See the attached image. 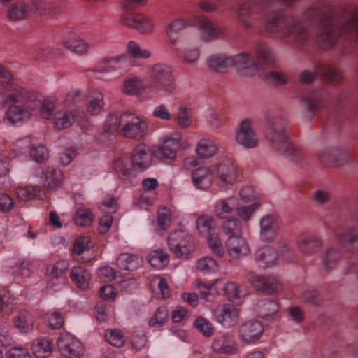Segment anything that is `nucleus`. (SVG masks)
Returning a JSON list of instances; mask_svg holds the SVG:
<instances>
[{
	"label": "nucleus",
	"instance_id": "nucleus-14",
	"mask_svg": "<svg viewBox=\"0 0 358 358\" xmlns=\"http://www.w3.org/2000/svg\"><path fill=\"white\" fill-rule=\"evenodd\" d=\"M59 351L65 357L79 358L84 354L81 342L69 333L62 334L57 341Z\"/></svg>",
	"mask_w": 358,
	"mask_h": 358
},
{
	"label": "nucleus",
	"instance_id": "nucleus-41",
	"mask_svg": "<svg viewBox=\"0 0 358 358\" xmlns=\"http://www.w3.org/2000/svg\"><path fill=\"white\" fill-rule=\"evenodd\" d=\"M117 264L122 269L133 271L141 265V259L136 255L122 253L117 257Z\"/></svg>",
	"mask_w": 358,
	"mask_h": 358
},
{
	"label": "nucleus",
	"instance_id": "nucleus-30",
	"mask_svg": "<svg viewBox=\"0 0 358 358\" xmlns=\"http://www.w3.org/2000/svg\"><path fill=\"white\" fill-rule=\"evenodd\" d=\"M62 45L71 52L78 55L86 54L90 48L89 44L76 33L66 35L62 41Z\"/></svg>",
	"mask_w": 358,
	"mask_h": 358
},
{
	"label": "nucleus",
	"instance_id": "nucleus-52",
	"mask_svg": "<svg viewBox=\"0 0 358 358\" xmlns=\"http://www.w3.org/2000/svg\"><path fill=\"white\" fill-rule=\"evenodd\" d=\"M222 231L228 237L241 236V223L237 218H227L222 224Z\"/></svg>",
	"mask_w": 358,
	"mask_h": 358
},
{
	"label": "nucleus",
	"instance_id": "nucleus-17",
	"mask_svg": "<svg viewBox=\"0 0 358 358\" xmlns=\"http://www.w3.org/2000/svg\"><path fill=\"white\" fill-rule=\"evenodd\" d=\"M216 321L225 328L234 327L239 319L238 310L232 305L218 306L214 310Z\"/></svg>",
	"mask_w": 358,
	"mask_h": 358
},
{
	"label": "nucleus",
	"instance_id": "nucleus-3",
	"mask_svg": "<svg viewBox=\"0 0 358 358\" xmlns=\"http://www.w3.org/2000/svg\"><path fill=\"white\" fill-rule=\"evenodd\" d=\"M265 137L276 152L292 162H299L303 152L289 141V129L285 119L280 115L268 113L266 115Z\"/></svg>",
	"mask_w": 358,
	"mask_h": 358
},
{
	"label": "nucleus",
	"instance_id": "nucleus-13",
	"mask_svg": "<svg viewBox=\"0 0 358 358\" xmlns=\"http://www.w3.org/2000/svg\"><path fill=\"white\" fill-rule=\"evenodd\" d=\"M213 173L220 187L232 185L237 179V166L231 159H227L213 167Z\"/></svg>",
	"mask_w": 358,
	"mask_h": 358
},
{
	"label": "nucleus",
	"instance_id": "nucleus-38",
	"mask_svg": "<svg viewBox=\"0 0 358 358\" xmlns=\"http://www.w3.org/2000/svg\"><path fill=\"white\" fill-rule=\"evenodd\" d=\"M15 327L22 333H28L33 329V319L31 314L24 310H20L13 321Z\"/></svg>",
	"mask_w": 358,
	"mask_h": 358
},
{
	"label": "nucleus",
	"instance_id": "nucleus-25",
	"mask_svg": "<svg viewBox=\"0 0 358 358\" xmlns=\"http://www.w3.org/2000/svg\"><path fill=\"white\" fill-rule=\"evenodd\" d=\"M239 201L235 196L217 200L214 204V213L219 219H227L238 208Z\"/></svg>",
	"mask_w": 358,
	"mask_h": 358
},
{
	"label": "nucleus",
	"instance_id": "nucleus-31",
	"mask_svg": "<svg viewBox=\"0 0 358 358\" xmlns=\"http://www.w3.org/2000/svg\"><path fill=\"white\" fill-rule=\"evenodd\" d=\"M322 96V92L319 91L303 96L301 101L310 113V117L315 115L324 106V103Z\"/></svg>",
	"mask_w": 358,
	"mask_h": 358
},
{
	"label": "nucleus",
	"instance_id": "nucleus-4",
	"mask_svg": "<svg viewBox=\"0 0 358 358\" xmlns=\"http://www.w3.org/2000/svg\"><path fill=\"white\" fill-rule=\"evenodd\" d=\"M197 27L201 33V37L204 41H211L223 36V30L213 24L203 15H194L188 21L176 19L172 21L166 27V33L169 41L175 44L179 38V33L187 26Z\"/></svg>",
	"mask_w": 358,
	"mask_h": 358
},
{
	"label": "nucleus",
	"instance_id": "nucleus-33",
	"mask_svg": "<svg viewBox=\"0 0 358 358\" xmlns=\"http://www.w3.org/2000/svg\"><path fill=\"white\" fill-rule=\"evenodd\" d=\"M78 115L73 111L59 110L53 118V124L58 129H64L69 127L73 122L77 121L80 115V112H77Z\"/></svg>",
	"mask_w": 358,
	"mask_h": 358
},
{
	"label": "nucleus",
	"instance_id": "nucleus-58",
	"mask_svg": "<svg viewBox=\"0 0 358 358\" xmlns=\"http://www.w3.org/2000/svg\"><path fill=\"white\" fill-rule=\"evenodd\" d=\"M29 157L36 162L42 163L48 159V151L43 145H32Z\"/></svg>",
	"mask_w": 358,
	"mask_h": 358
},
{
	"label": "nucleus",
	"instance_id": "nucleus-1",
	"mask_svg": "<svg viewBox=\"0 0 358 358\" xmlns=\"http://www.w3.org/2000/svg\"><path fill=\"white\" fill-rule=\"evenodd\" d=\"M3 102L6 107L3 121L13 126L22 125L37 114L49 119L55 108L52 98H43L41 94L24 88H16L6 96Z\"/></svg>",
	"mask_w": 358,
	"mask_h": 358
},
{
	"label": "nucleus",
	"instance_id": "nucleus-10",
	"mask_svg": "<svg viewBox=\"0 0 358 358\" xmlns=\"http://www.w3.org/2000/svg\"><path fill=\"white\" fill-rule=\"evenodd\" d=\"M183 149L181 143V135L178 132H174L164 137L161 144L152 147V153L162 160L173 161L178 150Z\"/></svg>",
	"mask_w": 358,
	"mask_h": 358
},
{
	"label": "nucleus",
	"instance_id": "nucleus-45",
	"mask_svg": "<svg viewBox=\"0 0 358 358\" xmlns=\"http://www.w3.org/2000/svg\"><path fill=\"white\" fill-rule=\"evenodd\" d=\"M148 259L151 266L161 269L168 264L169 255L163 250L157 249L149 254Z\"/></svg>",
	"mask_w": 358,
	"mask_h": 358
},
{
	"label": "nucleus",
	"instance_id": "nucleus-24",
	"mask_svg": "<svg viewBox=\"0 0 358 358\" xmlns=\"http://www.w3.org/2000/svg\"><path fill=\"white\" fill-rule=\"evenodd\" d=\"M252 283L257 289L268 294L280 292L282 286L278 278L270 275H255L253 277Z\"/></svg>",
	"mask_w": 358,
	"mask_h": 358
},
{
	"label": "nucleus",
	"instance_id": "nucleus-62",
	"mask_svg": "<svg viewBox=\"0 0 358 358\" xmlns=\"http://www.w3.org/2000/svg\"><path fill=\"white\" fill-rule=\"evenodd\" d=\"M177 122L180 127L185 128L191 123V109L187 107L180 106L177 114Z\"/></svg>",
	"mask_w": 358,
	"mask_h": 358
},
{
	"label": "nucleus",
	"instance_id": "nucleus-12",
	"mask_svg": "<svg viewBox=\"0 0 358 358\" xmlns=\"http://www.w3.org/2000/svg\"><path fill=\"white\" fill-rule=\"evenodd\" d=\"M320 76L322 78L330 82L338 81L341 79V73L331 65L320 64L315 71L304 70L299 75V80L303 84H309Z\"/></svg>",
	"mask_w": 358,
	"mask_h": 358
},
{
	"label": "nucleus",
	"instance_id": "nucleus-18",
	"mask_svg": "<svg viewBox=\"0 0 358 358\" xmlns=\"http://www.w3.org/2000/svg\"><path fill=\"white\" fill-rule=\"evenodd\" d=\"M236 141L241 145L247 148H254L258 144L257 134L251 127V121L245 119L241 122L236 132Z\"/></svg>",
	"mask_w": 358,
	"mask_h": 358
},
{
	"label": "nucleus",
	"instance_id": "nucleus-8",
	"mask_svg": "<svg viewBox=\"0 0 358 358\" xmlns=\"http://www.w3.org/2000/svg\"><path fill=\"white\" fill-rule=\"evenodd\" d=\"M329 229L336 242L343 247L358 245V220L352 217L350 221H340Z\"/></svg>",
	"mask_w": 358,
	"mask_h": 358
},
{
	"label": "nucleus",
	"instance_id": "nucleus-60",
	"mask_svg": "<svg viewBox=\"0 0 358 358\" xmlns=\"http://www.w3.org/2000/svg\"><path fill=\"white\" fill-rule=\"evenodd\" d=\"M127 51L134 58L146 59L150 57V52L141 47L134 41H129L127 44Z\"/></svg>",
	"mask_w": 358,
	"mask_h": 358
},
{
	"label": "nucleus",
	"instance_id": "nucleus-35",
	"mask_svg": "<svg viewBox=\"0 0 358 358\" xmlns=\"http://www.w3.org/2000/svg\"><path fill=\"white\" fill-rule=\"evenodd\" d=\"M64 176L61 170L48 166L44 173V185L53 189L58 187L62 182Z\"/></svg>",
	"mask_w": 358,
	"mask_h": 358
},
{
	"label": "nucleus",
	"instance_id": "nucleus-5",
	"mask_svg": "<svg viewBox=\"0 0 358 358\" xmlns=\"http://www.w3.org/2000/svg\"><path fill=\"white\" fill-rule=\"evenodd\" d=\"M147 87L157 91H162L167 95H172L176 90V82L173 69L164 63H156L147 71Z\"/></svg>",
	"mask_w": 358,
	"mask_h": 358
},
{
	"label": "nucleus",
	"instance_id": "nucleus-29",
	"mask_svg": "<svg viewBox=\"0 0 358 358\" xmlns=\"http://www.w3.org/2000/svg\"><path fill=\"white\" fill-rule=\"evenodd\" d=\"M213 175V169L210 170L208 167L197 168L192 173V183L198 189H207L212 184Z\"/></svg>",
	"mask_w": 358,
	"mask_h": 358
},
{
	"label": "nucleus",
	"instance_id": "nucleus-50",
	"mask_svg": "<svg viewBox=\"0 0 358 358\" xmlns=\"http://www.w3.org/2000/svg\"><path fill=\"white\" fill-rule=\"evenodd\" d=\"M0 85L10 93L15 92L16 88H22L15 83L10 72L1 64H0Z\"/></svg>",
	"mask_w": 358,
	"mask_h": 358
},
{
	"label": "nucleus",
	"instance_id": "nucleus-16",
	"mask_svg": "<svg viewBox=\"0 0 358 358\" xmlns=\"http://www.w3.org/2000/svg\"><path fill=\"white\" fill-rule=\"evenodd\" d=\"M212 349L213 351L225 355H235L238 351V344L235 336L230 333L217 334L213 343Z\"/></svg>",
	"mask_w": 358,
	"mask_h": 358
},
{
	"label": "nucleus",
	"instance_id": "nucleus-39",
	"mask_svg": "<svg viewBox=\"0 0 358 358\" xmlns=\"http://www.w3.org/2000/svg\"><path fill=\"white\" fill-rule=\"evenodd\" d=\"M217 148L214 141L203 138L199 141L196 147V152L201 158H209L217 152Z\"/></svg>",
	"mask_w": 358,
	"mask_h": 358
},
{
	"label": "nucleus",
	"instance_id": "nucleus-32",
	"mask_svg": "<svg viewBox=\"0 0 358 358\" xmlns=\"http://www.w3.org/2000/svg\"><path fill=\"white\" fill-rule=\"evenodd\" d=\"M147 85H145L143 80L136 76L127 78L121 87L122 93L125 95L137 96L141 94Z\"/></svg>",
	"mask_w": 358,
	"mask_h": 358
},
{
	"label": "nucleus",
	"instance_id": "nucleus-9",
	"mask_svg": "<svg viewBox=\"0 0 358 358\" xmlns=\"http://www.w3.org/2000/svg\"><path fill=\"white\" fill-rule=\"evenodd\" d=\"M123 126L120 129V135L141 141L147 135L148 124L141 117L129 112L122 113Z\"/></svg>",
	"mask_w": 358,
	"mask_h": 358
},
{
	"label": "nucleus",
	"instance_id": "nucleus-63",
	"mask_svg": "<svg viewBox=\"0 0 358 358\" xmlns=\"http://www.w3.org/2000/svg\"><path fill=\"white\" fill-rule=\"evenodd\" d=\"M168 318V311L166 307L161 306L157 308L155 315L150 320V327H159L162 325Z\"/></svg>",
	"mask_w": 358,
	"mask_h": 358
},
{
	"label": "nucleus",
	"instance_id": "nucleus-57",
	"mask_svg": "<svg viewBox=\"0 0 358 358\" xmlns=\"http://www.w3.org/2000/svg\"><path fill=\"white\" fill-rule=\"evenodd\" d=\"M83 98V96L82 95V92L80 90H72L64 97L62 105L66 108L73 107L82 101Z\"/></svg>",
	"mask_w": 358,
	"mask_h": 358
},
{
	"label": "nucleus",
	"instance_id": "nucleus-28",
	"mask_svg": "<svg viewBox=\"0 0 358 358\" xmlns=\"http://www.w3.org/2000/svg\"><path fill=\"white\" fill-rule=\"evenodd\" d=\"M151 159V153L143 144H140L133 150L131 163L135 169L143 171L150 166Z\"/></svg>",
	"mask_w": 358,
	"mask_h": 358
},
{
	"label": "nucleus",
	"instance_id": "nucleus-15",
	"mask_svg": "<svg viewBox=\"0 0 358 358\" xmlns=\"http://www.w3.org/2000/svg\"><path fill=\"white\" fill-rule=\"evenodd\" d=\"M259 239L264 243H271L278 236L279 220L274 215H266L259 220Z\"/></svg>",
	"mask_w": 358,
	"mask_h": 358
},
{
	"label": "nucleus",
	"instance_id": "nucleus-20",
	"mask_svg": "<svg viewBox=\"0 0 358 358\" xmlns=\"http://www.w3.org/2000/svg\"><path fill=\"white\" fill-rule=\"evenodd\" d=\"M322 244L321 238L313 234H302L296 241V247L303 255L317 253L322 248Z\"/></svg>",
	"mask_w": 358,
	"mask_h": 358
},
{
	"label": "nucleus",
	"instance_id": "nucleus-27",
	"mask_svg": "<svg viewBox=\"0 0 358 358\" xmlns=\"http://www.w3.org/2000/svg\"><path fill=\"white\" fill-rule=\"evenodd\" d=\"M278 252L272 247L264 246L255 253V260L259 267L267 268L273 266L278 259Z\"/></svg>",
	"mask_w": 358,
	"mask_h": 358
},
{
	"label": "nucleus",
	"instance_id": "nucleus-61",
	"mask_svg": "<svg viewBox=\"0 0 358 358\" xmlns=\"http://www.w3.org/2000/svg\"><path fill=\"white\" fill-rule=\"evenodd\" d=\"M209 247L211 250L218 257H222L224 255V249L222 245L217 234L213 232L206 236Z\"/></svg>",
	"mask_w": 358,
	"mask_h": 358
},
{
	"label": "nucleus",
	"instance_id": "nucleus-7",
	"mask_svg": "<svg viewBox=\"0 0 358 358\" xmlns=\"http://www.w3.org/2000/svg\"><path fill=\"white\" fill-rule=\"evenodd\" d=\"M146 0H126L124 4L125 13L121 19L124 26L136 29L141 34H150L153 30V23L150 19L141 15L130 12L134 7L143 5Z\"/></svg>",
	"mask_w": 358,
	"mask_h": 358
},
{
	"label": "nucleus",
	"instance_id": "nucleus-55",
	"mask_svg": "<svg viewBox=\"0 0 358 358\" xmlns=\"http://www.w3.org/2000/svg\"><path fill=\"white\" fill-rule=\"evenodd\" d=\"M73 220L76 225L88 227L93 221V214L88 208H78L74 215Z\"/></svg>",
	"mask_w": 358,
	"mask_h": 358
},
{
	"label": "nucleus",
	"instance_id": "nucleus-19",
	"mask_svg": "<svg viewBox=\"0 0 358 358\" xmlns=\"http://www.w3.org/2000/svg\"><path fill=\"white\" fill-rule=\"evenodd\" d=\"M117 209V203L115 198L108 196L103 201L100 206V210L104 214L99 219V232L106 234L110 229L112 222V213H115Z\"/></svg>",
	"mask_w": 358,
	"mask_h": 358
},
{
	"label": "nucleus",
	"instance_id": "nucleus-21",
	"mask_svg": "<svg viewBox=\"0 0 358 358\" xmlns=\"http://www.w3.org/2000/svg\"><path fill=\"white\" fill-rule=\"evenodd\" d=\"M263 331V326L259 321L250 320L239 327L238 336L245 343H254L260 338Z\"/></svg>",
	"mask_w": 358,
	"mask_h": 358
},
{
	"label": "nucleus",
	"instance_id": "nucleus-26",
	"mask_svg": "<svg viewBox=\"0 0 358 358\" xmlns=\"http://www.w3.org/2000/svg\"><path fill=\"white\" fill-rule=\"evenodd\" d=\"M225 245L229 255L233 258H239L250 253L249 245L242 236L228 237Z\"/></svg>",
	"mask_w": 358,
	"mask_h": 358
},
{
	"label": "nucleus",
	"instance_id": "nucleus-36",
	"mask_svg": "<svg viewBox=\"0 0 358 358\" xmlns=\"http://www.w3.org/2000/svg\"><path fill=\"white\" fill-rule=\"evenodd\" d=\"M15 298L10 290L5 287L0 289V315H9L15 306Z\"/></svg>",
	"mask_w": 358,
	"mask_h": 358
},
{
	"label": "nucleus",
	"instance_id": "nucleus-59",
	"mask_svg": "<svg viewBox=\"0 0 358 358\" xmlns=\"http://www.w3.org/2000/svg\"><path fill=\"white\" fill-rule=\"evenodd\" d=\"M201 297L208 301H212L215 298L216 291L214 283L201 282L199 285Z\"/></svg>",
	"mask_w": 358,
	"mask_h": 358
},
{
	"label": "nucleus",
	"instance_id": "nucleus-47",
	"mask_svg": "<svg viewBox=\"0 0 358 358\" xmlns=\"http://www.w3.org/2000/svg\"><path fill=\"white\" fill-rule=\"evenodd\" d=\"M195 268L203 274H208L217 271L219 266L213 257H203L196 261Z\"/></svg>",
	"mask_w": 358,
	"mask_h": 358
},
{
	"label": "nucleus",
	"instance_id": "nucleus-49",
	"mask_svg": "<svg viewBox=\"0 0 358 358\" xmlns=\"http://www.w3.org/2000/svg\"><path fill=\"white\" fill-rule=\"evenodd\" d=\"M224 291L225 295L229 301H235L247 294V291L244 286H240L233 282H227L224 287Z\"/></svg>",
	"mask_w": 358,
	"mask_h": 358
},
{
	"label": "nucleus",
	"instance_id": "nucleus-43",
	"mask_svg": "<svg viewBox=\"0 0 358 358\" xmlns=\"http://www.w3.org/2000/svg\"><path fill=\"white\" fill-rule=\"evenodd\" d=\"M341 260V252L333 247L328 248L322 256L323 266L328 271L334 269Z\"/></svg>",
	"mask_w": 358,
	"mask_h": 358
},
{
	"label": "nucleus",
	"instance_id": "nucleus-44",
	"mask_svg": "<svg viewBox=\"0 0 358 358\" xmlns=\"http://www.w3.org/2000/svg\"><path fill=\"white\" fill-rule=\"evenodd\" d=\"M113 169L118 178L123 181L129 180L132 176L131 165L126 159H116L113 163Z\"/></svg>",
	"mask_w": 358,
	"mask_h": 358
},
{
	"label": "nucleus",
	"instance_id": "nucleus-6",
	"mask_svg": "<svg viewBox=\"0 0 358 358\" xmlns=\"http://www.w3.org/2000/svg\"><path fill=\"white\" fill-rule=\"evenodd\" d=\"M132 59L127 55L122 54L115 57H105L93 70L102 74H108L109 78H101L103 80H115L131 70Z\"/></svg>",
	"mask_w": 358,
	"mask_h": 358
},
{
	"label": "nucleus",
	"instance_id": "nucleus-51",
	"mask_svg": "<svg viewBox=\"0 0 358 358\" xmlns=\"http://www.w3.org/2000/svg\"><path fill=\"white\" fill-rule=\"evenodd\" d=\"M31 143L29 137H24L19 139L11 148V153L13 157L27 156L30 154Z\"/></svg>",
	"mask_w": 358,
	"mask_h": 358
},
{
	"label": "nucleus",
	"instance_id": "nucleus-42",
	"mask_svg": "<svg viewBox=\"0 0 358 358\" xmlns=\"http://www.w3.org/2000/svg\"><path fill=\"white\" fill-rule=\"evenodd\" d=\"M17 197L22 201H27L33 198H38L42 199L43 193L38 186H26L19 187L15 189Z\"/></svg>",
	"mask_w": 358,
	"mask_h": 358
},
{
	"label": "nucleus",
	"instance_id": "nucleus-46",
	"mask_svg": "<svg viewBox=\"0 0 358 358\" xmlns=\"http://www.w3.org/2000/svg\"><path fill=\"white\" fill-rule=\"evenodd\" d=\"M277 301L271 299H265L258 303L259 315L262 318L273 316L278 310Z\"/></svg>",
	"mask_w": 358,
	"mask_h": 358
},
{
	"label": "nucleus",
	"instance_id": "nucleus-22",
	"mask_svg": "<svg viewBox=\"0 0 358 358\" xmlns=\"http://www.w3.org/2000/svg\"><path fill=\"white\" fill-rule=\"evenodd\" d=\"M68 268V262L66 260H62L47 267V273L51 277L48 282V287L54 290L59 289V287L65 282L63 274Z\"/></svg>",
	"mask_w": 358,
	"mask_h": 358
},
{
	"label": "nucleus",
	"instance_id": "nucleus-11",
	"mask_svg": "<svg viewBox=\"0 0 358 358\" xmlns=\"http://www.w3.org/2000/svg\"><path fill=\"white\" fill-rule=\"evenodd\" d=\"M167 243L177 257H187L194 250L193 237L184 230L171 233Z\"/></svg>",
	"mask_w": 358,
	"mask_h": 358
},
{
	"label": "nucleus",
	"instance_id": "nucleus-54",
	"mask_svg": "<svg viewBox=\"0 0 358 358\" xmlns=\"http://www.w3.org/2000/svg\"><path fill=\"white\" fill-rule=\"evenodd\" d=\"M103 107V95L99 90H94L87 107V111L92 115L101 113Z\"/></svg>",
	"mask_w": 358,
	"mask_h": 358
},
{
	"label": "nucleus",
	"instance_id": "nucleus-64",
	"mask_svg": "<svg viewBox=\"0 0 358 358\" xmlns=\"http://www.w3.org/2000/svg\"><path fill=\"white\" fill-rule=\"evenodd\" d=\"M6 358H31V355L27 348L21 345H15L8 350Z\"/></svg>",
	"mask_w": 358,
	"mask_h": 358
},
{
	"label": "nucleus",
	"instance_id": "nucleus-48",
	"mask_svg": "<svg viewBox=\"0 0 358 358\" xmlns=\"http://www.w3.org/2000/svg\"><path fill=\"white\" fill-rule=\"evenodd\" d=\"M122 113L120 115L115 113H110L105 121L103 129L106 132L114 134L118 132L120 134V129L123 126Z\"/></svg>",
	"mask_w": 358,
	"mask_h": 358
},
{
	"label": "nucleus",
	"instance_id": "nucleus-40",
	"mask_svg": "<svg viewBox=\"0 0 358 358\" xmlns=\"http://www.w3.org/2000/svg\"><path fill=\"white\" fill-rule=\"evenodd\" d=\"M29 11V7L20 1L12 4L7 11V17L10 21H18L25 18Z\"/></svg>",
	"mask_w": 358,
	"mask_h": 358
},
{
	"label": "nucleus",
	"instance_id": "nucleus-56",
	"mask_svg": "<svg viewBox=\"0 0 358 358\" xmlns=\"http://www.w3.org/2000/svg\"><path fill=\"white\" fill-rule=\"evenodd\" d=\"M206 121L213 127H219L225 119V115L221 110L210 108L206 112Z\"/></svg>",
	"mask_w": 358,
	"mask_h": 358
},
{
	"label": "nucleus",
	"instance_id": "nucleus-37",
	"mask_svg": "<svg viewBox=\"0 0 358 358\" xmlns=\"http://www.w3.org/2000/svg\"><path fill=\"white\" fill-rule=\"evenodd\" d=\"M54 344L49 339L41 338L36 340L32 345V352L38 358H46L50 355Z\"/></svg>",
	"mask_w": 358,
	"mask_h": 358
},
{
	"label": "nucleus",
	"instance_id": "nucleus-53",
	"mask_svg": "<svg viewBox=\"0 0 358 358\" xmlns=\"http://www.w3.org/2000/svg\"><path fill=\"white\" fill-rule=\"evenodd\" d=\"M214 219L211 216L201 215L196 221V229L202 236H206L213 232Z\"/></svg>",
	"mask_w": 358,
	"mask_h": 358
},
{
	"label": "nucleus",
	"instance_id": "nucleus-34",
	"mask_svg": "<svg viewBox=\"0 0 358 358\" xmlns=\"http://www.w3.org/2000/svg\"><path fill=\"white\" fill-rule=\"evenodd\" d=\"M70 278L78 288L85 289L89 286L91 274L82 266H75L71 271Z\"/></svg>",
	"mask_w": 358,
	"mask_h": 358
},
{
	"label": "nucleus",
	"instance_id": "nucleus-2",
	"mask_svg": "<svg viewBox=\"0 0 358 358\" xmlns=\"http://www.w3.org/2000/svg\"><path fill=\"white\" fill-rule=\"evenodd\" d=\"M255 58L246 52H241L233 57L224 54H214L208 59V65L217 72H222L229 66H234L238 71L247 70V76L253 74L262 66L272 65L275 62V56L268 45L258 43L255 49Z\"/></svg>",
	"mask_w": 358,
	"mask_h": 358
},
{
	"label": "nucleus",
	"instance_id": "nucleus-23",
	"mask_svg": "<svg viewBox=\"0 0 358 358\" xmlns=\"http://www.w3.org/2000/svg\"><path fill=\"white\" fill-rule=\"evenodd\" d=\"M350 157V153L347 150L338 148H328L319 154V158L322 163L334 166L347 163Z\"/></svg>",
	"mask_w": 358,
	"mask_h": 358
}]
</instances>
